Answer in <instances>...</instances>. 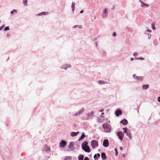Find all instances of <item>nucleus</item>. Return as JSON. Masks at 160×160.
Instances as JSON below:
<instances>
[{"label":"nucleus","instance_id":"nucleus-1","mask_svg":"<svg viewBox=\"0 0 160 160\" xmlns=\"http://www.w3.org/2000/svg\"><path fill=\"white\" fill-rule=\"evenodd\" d=\"M88 144V143L87 142H85L82 144V147L85 151L89 152H90V150L89 147L87 145Z\"/></svg>","mask_w":160,"mask_h":160},{"label":"nucleus","instance_id":"nucleus-2","mask_svg":"<svg viewBox=\"0 0 160 160\" xmlns=\"http://www.w3.org/2000/svg\"><path fill=\"white\" fill-rule=\"evenodd\" d=\"M104 130L106 132H108L111 130L110 125L108 123H104L103 125Z\"/></svg>","mask_w":160,"mask_h":160},{"label":"nucleus","instance_id":"nucleus-3","mask_svg":"<svg viewBox=\"0 0 160 160\" xmlns=\"http://www.w3.org/2000/svg\"><path fill=\"white\" fill-rule=\"evenodd\" d=\"M91 145L92 148H95L98 146V142L96 140H93L91 142Z\"/></svg>","mask_w":160,"mask_h":160},{"label":"nucleus","instance_id":"nucleus-4","mask_svg":"<svg viewBox=\"0 0 160 160\" xmlns=\"http://www.w3.org/2000/svg\"><path fill=\"white\" fill-rule=\"evenodd\" d=\"M117 135L120 140H122L124 136V134L122 132H119L117 133Z\"/></svg>","mask_w":160,"mask_h":160},{"label":"nucleus","instance_id":"nucleus-5","mask_svg":"<svg viewBox=\"0 0 160 160\" xmlns=\"http://www.w3.org/2000/svg\"><path fill=\"white\" fill-rule=\"evenodd\" d=\"M103 146L105 147H107L109 145V142L107 139H105L103 142Z\"/></svg>","mask_w":160,"mask_h":160},{"label":"nucleus","instance_id":"nucleus-6","mask_svg":"<svg viewBox=\"0 0 160 160\" xmlns=\"http://www.w3.org/2000/svg\"><path fill=\"white\" fill-rule=\"evenodd\" d=\"M67 144L66 142L64 141H62L60 143V147L64 148Z\"/></svg>","mask_w":160,"mask_h":160},{"label":"nucleus","instance_id":"nucleus-7","mask_svg":"<svg viewBox=\"0 0 160 160\" xmlns=\"http://www.w3.org/2000/svg\"><path fill=\"white\" fill-rule=\"evenodd\" d=\"M84 111V108H82L78 112H77L75 114V116H77L78 115H79L80 114H81Z\"/></svg>","mask_w":160,"mask_h":160},{"label":"nucleus","instance_id":"nucleus-8","mask_svg":"<svg viewBox=\"0 0 160 160\" xmlns=\"http://www.w3.org/2000/svg\"><path fill=\"white\" fill-rule=\"evenodd\" d=\"M134 78L138 80H142V77L140 76H137L136 75L134 74L133 75Z\"/></svg>","mask_w":160,"mask_h":160},{"label":"nucleus","instance_id":"nucleus-9","mask_svg":"<svg viewBox=\"0 0 160 160\" xmlns=\"http://www.w3.org/2000/svg\"><path fill=\"white\" fill-rule=\"evenodd\" d=\"M115 114L117 116H118L122 114V112L120 110H118L116 111Z\"/></svg>","mask_w":160,"mask_h":160},{"label":"nucleus","instance_id":"nucleus-10","mask_svg":"<svg viewBox=\"0 0 160 160\" xmlns=\"http://www.w3.org/2000/svg\"><path fill=\"white\" fill-rule=\"evenodd\" d=\"M69 149L71 150H73L74 149V146L73 142H71L69 144Z\"/></svg>","mask_w":160,"mask_h":160},{"label":"nucleus","instance_id":"nucleus-11","mask_svg":"<svg viewBox=\"0 0 160 160\" xmlns=\"http://www.w3.org/2000/svg\"><path fill=\"white\" fill-rule=\"evenodd\" d=\"M121 123H122L123 125H126L127 124L128 122L127 120L124 119L121 121Z\"/></svg>","mask_w":160,"mask_h":160},{"label":"nucleus","instance_id":"nucleus-12","mask_svg":"<svg viewBox=\"0 0 160 160\" xmlns=\"http://www.w3.org/2000/svg\"><path fill=\"white\" fill-rule=\"evenodd\" d=\"M101 157L103 160H105L106 159V154L104 152H102L101 153Z\"/></svg>","mask_w":160,"mask_h":160},{"label":"nucleus","instance_id":"nucleus-13","mask_svg":"<svg viewBox=\"0 0 160 160\" xmlns=\"http://www.w3.org/2000/svg\"><path fill=\"white\" fill-rule=\"evenodd\" d=\"M78 133L79 132H72L71 133V135L72 137H74L77 136Z\"/></svg>","mask_w":160,"mask_h":160},{"label":"nucleus","instance_id":"nucleus-14","mask_svg":"<svg viewBox=\"0 0 160 160\" xmlns=\"http://www.w3.org/2000/svg\"><path fill=\"white\" fill-rule=\"evenodd\" d=\"M94 113V112L92 111L91 112H88V117H90L92 116Z\"/></svg>","mask_w":160,"mask_h":160},{"label":"nucleus","instance_id":"nucleus-15","mask_svg":"<svg viewBox=\"0 0 160 160\" xmlns=\"http://www.w3.org/2000/svg\"><path fill=\"white\" fill-rule=\"evenodd\" d=\"M98 83L100 84H104L106 83H108L106 82H105L103 81H99L98 82Z\"/></svg>","mask_w":160,"mask_h":160},{"label":"nucleus","instance_id":"nucleus-16","mask_svg":"<svg viewBox=\"0 0 160 160\" xmlns=\"http://www.w3.org/2000/svg\"><path fill=\"white\" fill-rule=\"evenodd\" d=\"M70 67H71V66L70 65H66L63 66L62 68L65 69H66L68 68H69Z\"/></svg>","mask_w":160,"mask_h":160},{"label":"nucleus","instance_id":"nucleus-17","mask_svg":"<svg viewBox=\"0 0 160 160\" xmlns=\"http://www.w3.org/2000/svg\"><path fill=\"white\" fill-rule=\"evenodd\" d=\"M148 86L149 85L148 84L143 85L142 86L143 88L144 89H146L148 88Z\"/></svg>","mask_w":160,"mask_h":160},{"label":"nucleus","instance_id":"nucleus-18","mask_svg":"<svg viewBox=\"0 0 160 160\" xmlns=\"http://www.w3.org/2000/svg\"><path fill=\"white\" fill-rule=\"evenodd\" d=\"M84 156L82 155H80L78 157V160H83Z\"/></svg>","mask_w":160,"mask_h":160},{"label":"nucleus","instance_id":"nucleus-19","mask_svg":"<svg viewBox=\"0 0 160 160\" xmlns=\"http://www.w3.org/2000/svg\"><path fill=\"white\" fill-rule=\"evenodd\" d=\"M155 23H153L152 24V28L153 30H155L156 29V28H155Z\"/></svg>","mask_w":160,"mask_h":160},{"label":"nucleus","instance_id":"nucleus-20","mask_svg":"<svg viewBox=\"0 0 160 160\" xmlns=\"http://www.w3.org/2000/svg\"><path fill=\"white\" fill-rule=\"evenodd\" d=\"M48 12H42V13H41L40 14H39V15H47L48 14Z\"/></svg>","mask_w":160,"mask_h":160},{"label":"nucleus","instance_id":"nucleus-21","mask_svg":"<svg viewBox=\"0 0 160 160\" xmlns=\"http://www.w3.org/2000/svg\"><path fill=\"white\" fill-rule=\"evenodd\" d=\"M85 135L84 133H83L82 134V136H81L80 139H82L85 138Z\"/></svg>","mask_w":160,"mask_h":160},{"label":"nucleus","instance_id":"nucleus-22","mask_svg":"<svg viewBox=\"0 0 160 160\" xmlns=\"http://www.w3.org/2000/svg\"><path fill=\"white\" fill-rule=\"evenodd\" d=\"M23 3L24 5H27V3L28 1L27 0H23Z\"/></svg>","mask_w":160,"mask_h":160},{"label":"nucleus","instance_id":"nucleus-23","mask_svg":"<svg viewBox=\"0 0 160 160\" xmlns=\"http://www.w3.org/2000/svg\"><path fill=\"white\" fill-rule=\"evenodd\" d=\"M75 4L74 2H72V8H75Z\"/></svg>","mask_w":160,"mask_h":160},{"label":"nucleus","instance_id":"nucleus-24","mask_svg":"<svg viewBox=\"0 0 160 160\" xmlns=\"http://www.w3.org/2000/svg\"><path fill=\"white\" fill-rule=\"evenodd\" d=\"M14 12H17L16 10H15V9L13 10L11 12V14H13Z\"/></svg>","mask_w":160,"mask_h":160},{"label":"nucleus","instance_id":"nucleus-25","mask_svg":"<svg viewBox=\"0 0 160 160\" xmlns=\"http://www.w3.org/2000/svg\"><path fill=\"white\" fill-rule=\"evenodd\" d=\"M107 9H105L104 10L103 14L106 15V13H107Z\"/></svg>","mask_w":160,"mask_h":160},{"label":"nucleus","instance_id":"nucleus-26","mask_svg":"<svg viewBox=\"0 0 160 160\" xmlns=\"http://www.w3.org/2000/svg\"><path fill=\"white\" fill-rule=\"evenodd\" d=\"M9 28L8 27H6L4 29V31H7L9 30Z\"/></svg>","mask_w":160,"mask_h":160},{"label":"nucleus","instance_id":"nucleus-27","mask_svg":"<svg viewBox=\"0 0 160 160\" xmlns=\"http://www.w3.org/2000/svg\"><path fill=\"white\" fill-rule=\"evenodd\" d=\"M141 2V7H144V5L145 4L143 2Z\"/></svg>","mask_w":160,"mask_h":160},{"label":"nucleus","instance_id":"nucleus-28","mask_svg":"<svg viewBox=\"0 0 160 160\" xmlns=\"http://www.w3.org/2000/svg\"><path fill=\"white\" fill-rule=\"evenodd\" d=\"M124 130V133H127V128H123Z\"/></svg>","mask_w":160,"mask_h":160},{"label":"nucleus","instance_id":"nucleus-29","mask_svg":"<svg viewBox=\"0 0 160 160\" xmlns=\"http://www.w3.org/2000/svg\"><path fill=\"white\" fill-rule=\"evenodd\" d=\"M115 150L116 151L115 155L117 156L118 155V151L116 149H115Z\"/></svg>","mask_w":160,"mask_h":160},{"label":"nucleus","instance_id":"nucleus-30","mask_svg":"<svg viewBox=\"0 0 160 160\" xmlns=\"http://www.w3.org/2000/svg\"><path fill=\"white\" fill-rule=\"evenodd\" d=\"M127 134V136L130 138L131 137V134L130 133H126Z\"/></svg>","mask_w":160,"mask_h":160},{"label":"nucleus","instance_id":"nucleus-31","mask_svg":"<svg viewBox=\"0 0 160 160\" xmlns=\"http://www.w3.org/2000/svg\"><path fill=\"white\" fill-rule=\"evenodd\" d=\"M96 157H97V154H95L94 155V159H95V160H96V159H97L96 158Z\"/></svg>","mask_w":160,"mask_h":160},{"label":"nucleus","instance_id":"nucleus-32","mask_svg":"<svg viewBox=\"0 0 160 160\" xmlns=\"http://www.w3.org/2000/svg\"><path fill=\"white\" fill-rule=\"evenodd\" d=\"M4 27V26H2L0 27V30H2Z\"/></svg>","mask_w":160,"mask_h":160},{"label":"nucleus","instance_id":"nucleus-33","mask_svg":"<svg viewBox=\"0 0 160 160\" xmlns=\"http://www.w3.org/2000/svg\"><path fill=\"white\" fill-rule=\"evenodd\" d=\"M84 160H89V158L87 157H86Z\"/></svg>","mask_w":160,"mask_h":160},{"label":"nucleus","instance_id":"nucleus-34","mask_svg":"<svg viewBox=\"0 0 160 160\" xmlns=\"http://www.w3.org/2000/svg\"><path fill=\"white\" fill-rule=\"evenodd\" d=\"M138 59H139L141 60H143L144 59V58H138Z\"/></svg>","mask_w":160,"mask_h":160},{"label":"nucleus","instance_id":"nucleus-35","mask_svg":"<svg viewBox=\"0 0 160 160\" xmlns=\"http://www.w3.org/2000/svg\"><path fill=\"white\" fill-rule=\"evenodd\" d=\"M116 35V33L115 32H114V33H113V36H114V37H115V36Z\"/></svg>","mask_w":160,"mask_h":160},{"label":"nucleus","instance_id":"nucleus-36","mask_svg":"<svg viewBox=\"0 0 160 160\" xmlns=\"http://www.w3.org/2000/svg\"><path fill=\"white\" fill-rule=\"evenodd\" d=\"M144 6H145L146 7H148V5L145 4Z\"/></svg>","mask_w":160,"mask_h":160},{"label":"nucleus","instance_id":"nucleus-37","mask_svg":"<svg viewBox=\"0 0 160 160\" xmlns=\"http://www.w3.org/2000/svg\"><path fill=\"white\" fill-rule=\"evenodd\" d=\"M158 101L159 102H160V97L158 98Z\"/></svg>","mask_w":160,"mask_h":160},{"label":"nucleus","instance_id":"nucleus-38","mask_svg":"<svg viewBox=\"0 0 160 160\" xmlns=\"http://www.w3.org/2000/svg\"><path fill=\"white\" fill-rule=\"evenodd\" d=\"M120 149L121 150H123V148L122 147H120Z\"/></svg>","mask_w":160,"mask_h":160},{"label":"nucleus","instance_id":"nucleus-39","mask_svg":"<svg viewBox=\"0 0 160 160\" xmlns=\"http://www.w3.org/2000/svg\"><path fill=\"white\" fill-rule=\"evenodd\" d=\"M134 60V59L132 58H130V60L131 61H133V60Z\"/></svg>","mask_w":160,"mask_h":160},{"label":"nucleus","instance_id":"nucleus-40","mask_svg":"<svg viewBox=\"0 0 160 160\" xmlns=\"http://www.w3.org/2000/svg\"><path fill=\"white\" fill-rule=\"evenodd\" d=\"M83 10H81L80 12V13H83Z\"/></svg>","mask_w":160,"mask_h":160},{"label":"nucleus","instance_id":"nucleus-41","mask_svg":"<svg viewBox=\"0 0 160 160\" xmlns=\"http://www.w3.org/2000/svg\"><path fill=\"white\" fill-rule=\"evenodd\" d=\"M137 54V53H134L133 54V55L134 56H136V55Z\"/></svg>","mask_w":160,"mask_h":160},{"label":"nucleus","instance_id":"nucleus-42","mask_svg":"<svg viewBox=\"0 0 160 160\" xmlns=\"http://www.w3.org/2000/svg\"><path fill=\"white\" fill-rule=\"evenodd\" d=\"M97 155H98V157H100V154H99V153H98V154H97Z\"/></svg>","mask_w":160,"mask_h":160},{"label":"nucleus","instance_id":"nucleus-43","mask_svg":"<svg viewBox=\"0 0 160 160\" xmlns=\"http://www.w3.org/2000/svg\"><path fill=\"white\" fill-rule=\"evenodd\" d=\"M74 9H75V8H72V9L73 12L74 10Z\"/></svg>","mask_w":160,"mask_h":160},{"label":"nucleus","instance_id":"nucleus-44","mask_svg":"<svg viewBox=\"0 0 160 160\" xmlns=\"http://www.w3.org/2000/svg\"><path fill=\"white\" fill-rule=\"evenodd\" d=\"M148 31L149 32H151V30H148Z\"/></svg>","mask_w":160,"mask_h":160},{"label":"nucleus","instance_id":"nucleus-45","mask_svg":"<svg viewBox=\"0 0 160 160\" xmlns=\"http://www.w3.org/2000/svg\"><path fill=\"white\" fill-rule=\"evenodd\" d=\"M103 111V109H102L100 111V112H102Z\"/></svg>","mask_w":160,"mask_h":160},{"label":"nucleus","instance_id":"nucleus-46","mask_svg":"<svg viewBox=\"0 0 160 160\" xmlns=\"http://www.w3.org/2000/svg\"><path fill=\"white\" fill-rule=\"evenodd\" d=\"M104 114V112H102V115H103V114Z\"/></svg>","mask_w":160,"mask_h":160}]
</instances>
